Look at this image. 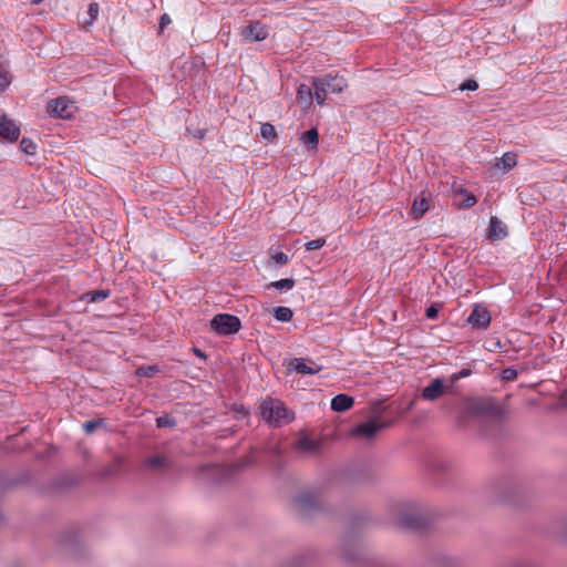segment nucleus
<instances>
[{
    "label": "nucleus",
    "mask_w": 567,
    "mask_h": 567,
    "mask_svg": "<svg viewBox=\"0 0 567 567\" xmlns=\"http://www.w3.org/2000/svg\"><path fill=\"white\" fill-rule=\"evenodd\" d=\"M467 412L482 424H495L502 420L503 411L491 399H475L468 402Z\"/></svg>",
    "instance_id": "obj_1"
},
{
    "label": "nucleus",
    "mask_w": 567,
    "mask_h": 567,
    "mask_svg": "<svg viewBox=\"0 0 567 567\" xmlns=\"http://www.w3.org/2000/svg\"><path fill=\"white\" fill-rule=\"evenodd\" d=\"M261 417L271 425L288 424L295 415L280 400L267 399L259 406Z\"/></svg>",
    "instance_id": "obj_2"
},
{
    "label": "nucleus",
    "mask_w": 567,
    "mask_h": 567,
    "mask_svg": "<svg viewBox=\"0 0 567 567\" xmlns=\"http://www.w3.org/2000/svg\"><path fill=\"white\" fill-rule=\"evenodd\" d=\"M209 326L212 331L218 336H230L240 330L241 322L237 316L218 313L210 320Z\"/></svg>",
    "instance_id": "obj_3"
},
{
    "label": "nucleus",
    "mask_w": 567,
    "mask_h": 567,
    "mask_svg": "<svg viewBox=\"0 0 567 567\" xmlns=\"http://www.w3.org/2000/svg\"><path fill=\"white\" fill-rule=\"evenodd\" d=\"M410 511L402 512L398 517V524L400 527L408 530H420L426 527L429 524L427 517L416 507L411 504Z\"/></svg>",
    "instance_id": "obj_4"
},
{
    "label": "nucleus",
    "mask_w": 567,
    "mask_h": 567,
    "mask_svg": "<svg viewBox=\"0 0 567 567\" xmlns=\"http://www.w3.org/2000/svg\"><path fill=\"white\" fill-rule=\"evenodd\" d=\"M297 509L305 516L321 509V498L318 492L305 491L295 497Z\"/></svg>",
    "instance_id": "obj_5"
},
{
    "label": "nucleus",
    "mask_w": 567,
    "mask_h": 567,
    "mask_svg": "<svg viewBox=\"0 0 567 567\" xmlns=\"http://www.w3.org/2000/svg\"><path fill=\"white\" fill-rule=\"evenodd\" d=\"M386 426H389V423L380 421L378 417H371L365 422L354 426L351 431V434L355 437L369 441L372 440L378 434V432Z\"/></svg>",
    "instance_id": "obj_6"
},
{
    "label": "nucleus",
    "mask_w": 567,
    "mask_h": 567,
    "mask_svg": "<svg viewBox=\"0 0 567 567\" xmlns=\"http://www.w3.org/2000/svg\"><path fill=\"white\" fill-rule=\"evenodd\" d=\"M239 34L245 43L264 41L268 37V27L260 21L251 20L240 29Z\"/></svg>",
    "instance_id": "obj_7"
},
{
    "label": "nucleus",
    "mask_w": 567,
    "mask_h": 567,
    "mask_svg": "<svg viewBox=\"0 0 567 567\" xmlns=\"http://www.w3.org/2000/svg\"><path fill=\"white\" fill-rule=\"evenodd\" d=\"M75 109L76 107L74 106V103L65 96H60L55 100H52L48 104L49 113L63 120L71 118Z\"/></svg>",
    "instance_id": "obj_8"
},
{
    "label": "nucleus",
    "mask_w": 567,
    "mask_h": 567,
    "mask_svg": "<svg viewBox=\"0 0 567 567\" xmlns=\"http://www.w3.org/2000/svg\"><path fill=\"white\" fill-rule=\"evenodd\" d=\"M287 369L302 375H312L317 374L321 367L310 359L293 358L288 362Z\"/></svg>",
    "instance_id": "obj_9"
},
{
    "label": "nucleus",
    "mask_w": 567,
    "mask_h": 567,
    "mask_svg": "<svg viewBox=\"0 0 567 567\" xmlns=\"http://www.w3.org/2000/svg\"><path fill=\"white\" fill-rule=\"evenodd\" d=\"M467 323L475 329H486L491 323V313L486 307L475 305L467 318Z\"/></svg>",
    "instance_id": "obj_10"
},
{
    "label": "nucleus",
    "mask_w": 567,
    "mask_h": 567,
    "mask_svg": "<svg viewBox=\"0 0 567 567\" xmlns=\"http://www.w3.org/2000/svg\"><path fill=\"white\" fill-rule=\"evenodd\" d=\"M20 136V127L6 114L0 115V138L7 142H16Z\"/></svg>",
    "instance_id": "obj_11"
},
{
    "label": "nucleus",
    "mask_w": 567,
    "mask_h": 567,
    "mask_svg": "<svg viewBox=\"0 0 567 567\" xmlns=\"http://www.w3.org/2000/svg\"><path fill=\"white\" fill-rule=\"evenodd\" d=\"M144 466L152 471H166L173 466V462L168 455L155 453L144 460Z\"/></svg>",
    "instance_id": "obj_12"
},
{
    "label": "nucleus",
    "mask_w": 567,
    "mask_h": 567,
    "mask_svg": "<svg viewBox=\"0 0 567 567\" xmlns=\"http://www.w3.org/2000/svg\"><path fill=\"white\" fill-rule=\"evenodd\" d=\"M317 79L319 84L323 85L330 93H341L348 86L347 80L340 75L327 74Z\"/></svg>",
    "instance_id": "obj_13"
},
{
    "label": "nucleus",
    "mask_w": 567,
    "mask_h": 567,
    "mask_svg": "<svg viewBox=\"0 0 567 567\" xmlns=\"http://www.w3.org/2000/svg\"><path fill=\"white\" fill-rule=\"evenodd\" d=\"M445 393V383L441 378L433 379L429 385L422 390V398L426 401H435Z\"/></svg>",
    "instance_id": "obj_14"
},
{
    "label": "nucleus",
    "mask_w": 567,
    "mask_h": 567,
    "mask_svg": "<svg viewBox=\"0 0 567 567\" xmlns=\"http://www.w3.org/2000/svg\"><path fill=\"white\" fill-rule=\"evenodd\" d=\"M507 226L497 217L492 216L487 229V239L491 241H498L507 237Z\"/></svg>",
    "instance_id": "obj_15"
},
{
    "label": "nucleus",
    "mask_w": 567,
    "mask_h": 567,
    "mask_svg": "<svg viewBox=\"0 0 567 567\" xmlns=\"http://www.w3.org/2000/svg\"><path fill=\"white\" fill-rule=\"evenodd\" d=\"M295 447L299 452L317 454L320 451L321 442L318 440H312L308 436H301L296 443Z\"/></svg>",
    "instance_id": "obj_16"
},
{
    "label": "nucleus",
    "mask_w": 567,
    "mask_h": 567,
    "mask_svg": "<svg viewBox=\"0 0 567 567\" xmlns=\"http://www.w3.org/2000/svg\"><path fill=\"white\" fill-rule=\"evenodd\" d=\"M354 400L348 394H338L331 400V409L336 412H346L353 406Z\"/></svg>",
    "instance_id": "obj_17"
},
{
    "label": "nucleus",
    "mask_w": 567,
    "mask_h": 567,
    "mask_svg": "<svg viewBox=\"0 0 567 567\" xmlns=\"http://www.w3.org/2000/svg\"><path fill=\"white\" fill-rule=\"evenodd\" d=\"M300 141L307 147V150H317L319 144L318 130L316 127H311L310 130L306 131L302 133Z\"/></svg>",
    "instance_id": "obj_18"
},
{
    "label": "nucleus",
    "mask_w": 567,
    "mask_h": 567,
    "mask_svg": "<svg viewBox=\"0 0 567 567\" xmlns=\"http://www.w3.org/2000/svg\"><path fill=\"white\" fill-rule=\"evenodd\" d=\"M297 100L303 109H308L312 104V87L307 84H300L297 89Z\"/></svg>",
    "instance_id": "obj_19"
},
{
    "label": "nucleus",
    "mask_w": 567,
    "mask_h": 567,
    "mask_svg": "<svg viewBox=\"0 0 567 567\" xmlns=\"http://www.w3.org/2000/svg\"><path fill=\"white\" fill-rule=\"evenodd\" d=\"M312 94L313 99L319 105H323L327 99L328 91L323 85L319 84V80L317 78L312 79Z\"/></svg>",
    "instance_id": "obj_20"
},
{
    "label": "nucleus",
    "mask_w": 567,
    "mask_h": 567,
    "mask_svg": "<svg viewBox=\"0 0 567 567\" xmlns=\"http://www.w3.org/2000/svg\"><path fill=\"white\" fill-rule=\"evenodd\" d=\"M429 207H430V204H429L427 198H425V197L416 198L412 205V213L415 218H420L425 214V212L429 209Z\"/></svg>",
    "instance_id": "obj_21"
},
{
    "label": "nucleus",
    "mask_w": 567,
    "mask_h": 567,
    "mask_svg": "<svg viewBox=\"0 0 567 567\" xmlns=\"http://www.w3.org/2000/svg\"><path fill=\"white\" fill-rule=\"evenodd\" d=\"M87 19L81 21L82 28L87 30L90 25L93 24V22L96 20L99 16V3L97 2H90L89 9H87Z\"/></svg>",
    "instance_id": "obj_22"
},
{
    "label": "nucleus",
    "mask_w": 567,
    "mask_h": 567,
    "mask_svg": "<svg viewBox=\"0 0 567 567\" xmlns=\"http://www.w3.org/2000/svg\"><path fill=\"white\" fill-rule=\"evenodd\" d=\"M272 315L280 322H288L292 319L293 312L290 308L279 306L274 308Z\"/></svg>",
    "instance_id": "obj_23"
},
{
    "label": "nucleus",
    "mask_w": 567,
    "mask_h": 567,
    "mask_svg": "<svg viewBox=\"0 0 567 567\" xmlns=\"http://www.w3.org/2000/svg\"><path fill=\"white\" fill-rule=\"evenodd\" d=\"M502 567H539V566L536 560H534L532 558H527V557H522V558L512 559V560L507 561L506 564H504Z\"/></svg>",
    "instance_id": "obj_24"
},
{
    "label": "nucleus",
    "mask_w": 567,
    "mask_h": 567,
    "mask_svg": "<svg viewBox=\"0 0 567 567\" xmlns=\"http://www.w3.org/2000/svg\"><path fill=\"white\" fill-rule=\"evenodd\" d=\"M110 296V290L107 289H100V290H92L84 295V299L89 302H97L101 300L106 299Z\"/></svg>",
    "instance_id": "obj_25"
},
{
    "label": "nucleus",
    "mask_w": 567,
    "mask_h": 567,
    "mask_svg": "<svg viewBox=\"0 0 567 567\" xmlns=\"http://www.w3.org/2000/svg\"><path fill=\"white\" fill-rule=\"evenodd\" d=\"M159 372L158 365H141L136 370V375L141 378H152Z\"/></svg>",
    "instance_id": "obj_26"
},
{
    "label": "nucleus",
    "mask_w": 567,
    "mask_h": 567,
    "mask_svg": "<svg viewBox=\"0 0 567 567\" xmlns=\"http://www.w3.org/2000/svg\"><path fill=\"white\" fill-rule=\"evenodd\" d=\"M295 279L292 278H285V279H280V280H277V281H272L269 287L271 288H275V289H278V290H282V289H286V290H290L295 287Z\"/></svg>",
    "instance_id": "obj_27"
},
{
    "label": "nucleus",
    "mask_w": 567,
    "mask_h": 567,
    "mask_svg": "<svg viewBox=\"0 0 567 567\" xmlns=\"http://www.w3.org/2000/svg\"><path fill=\"white\" fill-rule=\"evenodd\" d=\"M501 164H502V168L504 171H509L512 169L515 165H516V155L514 153H505L502 157H501Z\"/></svg>",
    "instance_id": "obj_28"
},
{
    "label": "nucleus",
    "mask_w": 567,
    "mask_h": 567,
    "mask_svg": "<svg viewBox=\"0 0 567 567\" xmlns=\"http://www.w3.org/2000/svg\"><path fill=\"white\" fill-rule=\"evenodd\" d=\"M260 135L262 138L271 141L276 137L275 126L270 123H264L260 127Z\"/></svg>",
    "instance_id": "obj_29"
},
{
    "label": "nucleus",
    "mask_w": 567,
    "mask_h": 567,
    "mask_svg": "<svg viewBox=\"0 0 567 567\" xmlns=\"http://www.w3.org/2000/svg\"><path fill=\"white\" fill-rule=\"evenodd\" d=\"M20 148L27 155H34L37 151V145L32 140L23 137L20 142Z\"/></svg>",
    "instance_id": "obj_30"
},
{
    "label": "nucleus",
    "mask_w": 567,
    "mask_h": 567,
    "mask_svg": "<svg viewBox=\"0 0 567 567\" xmlns=\"http://www.w3.org/2000/svg\"><path fill=\"white\" fill-rule=\"evenodd\" d=\"M176 425V421L173 416L165 414L156 419V426L159 429L163 427H174Z\"/></svg>",
    "instance_id": "obj_31"
},
{
    "label": "nucleus",
    "mask_w": 567,
    "mask_h": 567,
    "mask_svg": "<svg viewBox=\"0 0 567 567\" xmlns=\"http://www.w3.org/2000/svg\"><path fill=\"white\" fill-rule=\"evenodd\" d=\"M104 419L86 421L83 424V430L86 434H92L97 427L104 425Z\"/></svg>",
    "instance_id": "obj_32"
},
{
    "label": "nucleus",
    "mask_w": 567,
    "mask_h": 567,
    "mask_svg": "<svg viewBox=\"0 0 567 567\" xmlns=\"http://www.w3.org/2000/svg\"><path fill=\"white\" fill-rule=\"evenodd\" d=\"M324 245H326L324 238H317V239L306 243L305 247H306V250L311 251V250L320 249Z\"/></svg>",
    "instance_id": "obj_33"
},
{
    "label": "nucleus",
    "mask_w": 567,
    "mask_h": 567,
    "mask_svg": "<svg viewBox=\"0 0 567 567\" xmlns=\"http://www.w3.org/2000/svg\"><path fill=\"white\" fill-rule=\"evenodd\" d=\"M10 81L9 73L0 68V93L10 84Z\"/></svg>",
    "instance_id": "obj_34"
},
{
    "label": "nucleus",
    "mask_w": 567,
    "mask_h": 567,
    "mask_svg": "<svg viewBox=\"0 0 567 567\" xmlns=\"http://www.w3.org/2000/svg\"><path fill=\"white\" fill-rule=\"evenodd\" d=\"M517 371L514 368H506L502 371V379L504 381H514L517 378Z\"/></svg>",
    "instance_id": "obj_35"
},
{
    "label": "nucleus",
    "mask_w": 567,
    "mask_h": 567,
    "mask_svg": "<svg viewBox=\"0 0 567 567\" xmlns=\"http://www.w3.org/2000/svg\"><path fill=\"white\" fill-rule=\"evenodd\" d=\"M440 305L437 303H433L431 305L430 307L426 308L425 310V316L427 319H436L437 318V315H439V309H440Z\"/></svg>",
    "instance_id": "obj_36"
},
{
    "label": "nucleus",
    "mask_w": 567,
    "mask_h": 567,
    "mask_svg": "<svg viewBox=\"0 0 567 567\" xmlns=\"http://www.w3.org/2000/svg\"><path fill=\"white\" fill-rule=\"evenodd\" d=\"M478 89V84L475 80H467L465 81L464 83H462L460 85V90L462 91H465V90H468V91H475Z\"/></svg>",
    "instance_id": "obj_37"
},
{
    "label": "nucleus",
    "mask_w": 567,
    "mask_h": 567,
    "mask_svg": "<svg viewBox=\"0 0 567 567\" xmlns=\"http://www.w3.org/2000/svg\"><path fill=\"white\" fill-rule=\"evenodd\" d=\"M272 259L275 260L276 264L278 265H286L288 264L289 261V257L287 254L282 252V251H279V252H276L274 256H272Z\"/></svg>",
    "instance_id": "obj_38"
},
{
    "label": "nucleus",
    "mask_w": 567,
    "mask_h": 567,
    "mask_svg": "<svg viewBox=\"0 0 567 567\" xmlns=\"http://www.w3.org/2000/svg\"><path fill=\"white\" fill-rule=\"evenodd\" d=\"M477 203L476 197L473 194H468L466 198L460 204L462 208H470Z\"/></svg>",
    "instance_id": "obj_39"
},
{
    "label": "nucleus",
    "mask_w": 567,
    "mask_h": 567,
    "mask_svg": "<svg viewBox=\"0 0 567 567\" xmlns=\"http://www.w3.org/2000/svg\"><path fill=\"white\" fill-rule=\"evenodd\" d=\"M171 22L172 20L167 13L162 14L158 22V31L163 32Z\"/></svg>",
    "instance_id": "obj_40"
},
{
    "label": "nucleus",
    "mask_w": 567,
    "mask_h": 567,
    "mask_svg": "<svg viewBox=\"0 0 567 567\" xmlns=\"http://www.w3.org/2000/svg\"><path fill=\"white\" fill-rule=\"evenodd\" d=\"M470 374H471L470 369H462L461 371L454 373L451 379H452V382L454 383L462 378L468 377Z\"/></svg>",
    "instance_id": "obj_41"
},
{
    "label": "nucleus",
    "mask_w": 567,
    "mask_h": 567,
    "mask_svg": "<svg viewBox=\"0 0 567 567\" xmlns=\"http://www.w3.org/2000/svg\"><path fill=\"white\" fill-rule=\"evenodd\" d=\"M256 462V457H255V452L251 453L250 456H248L246 460H245V463L244 465H252L255 464Z\"/></svg>",
    "instance_id": "obj_42"
},
{
    "label": "nucleus",
    "mask_w": 567,
    "mask_h": 567,
    "mask_svg": "<svg viewBox=\"0 0 567 567\" xmlns=\"http://www.w3.org/2000/svg\"><path fill=\"white\" fill-rule=\"evenodd\" d=\"M443 559L446 561L447 567H455L457 561L452 557H443Z\"/></svg>",
    "instance_id": "obj_43"
},
{
    "label": "nucleus",
    "mask_w": 567,
    "mask_h": 567,
    "mask_svg": "<svg viewBox=\"0 0 567 567\" xmlns=\"http://www.w3.org/2000/svg\"><path fill=\"white\" fill-rule=\"evenodd\" d=\"M342 558L347 561H352V560L357 559L355 555L348 554V553H342Z\"/></svg>",
    "instance_id": "obj_44"
},
{
    "label": "nucleus",
    "mask_w": 567,
    "mask_h": 567,
    "mask_svg": "<svg viewBox=\"0 0 567 567\" xmlns=\"http://www.w3.org/2000/svg\"><path fill=\"white\" fill-rule=\"evenodd\" d=\"M193 351L198 358L206 359L205 353L200 349L194 348Z\"/></svg>",
    "instance_id": "obj_45"
}]
</instances>
